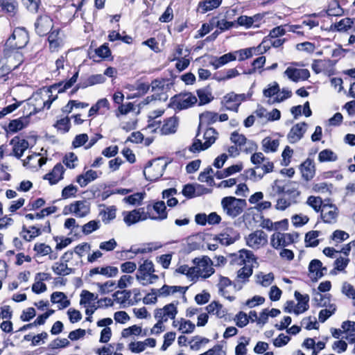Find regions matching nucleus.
Instances as JSON below:
<instances>
[{
  "mask_svg": "<svg viewBox=\"0 0 355 355\" xmlns=\"http://www.w3.org/2000/svg\"><path fill=\"white\" fill-rule=\"evenodd\" d=\"M155 270L152 261L145 259L139 266L136 279L143 286H148L155 283L159 279V276L155 274Z\"/></svg>",
  "mask_w": 355,
  "mask_h": 355,
  "instance_id": "f257e3e1",
  "label": "nucleus"
},
{
  "mask_svg": "<svg viewBox=\"0 0 355 355\" xmlns=\"http://www.w3.org/2000/svg\"><path fill=\"white\" fill-rule=\"evenodd\" d=\"M240 263H243L244 266L238 270L237 278L245 282L252 274V263L255 262V257L253 252L248 250H241L238 255Z\"/></svg>",
  "mask_w": 355,
  "mask_h": 355,
  "instance_id": "f03ea898",
  "label": "nucleus"
},
{
  "mask_svg": "<svg viewBox=\"0 0 355 355\" xmlns=\"http://www.w3.org/2000/svg\"><path fill=\"white\" fill-rule=\"evenodd\" d=\"M246 205L247 203L245 200L232 196L225 197L221 200V206L224 213L232 218L240 215Z\"/></svg>",
  "mask_w": 355,
  "mask_h": 355,
  "instance_id": "7ed1b4c3",
  "label": "nucleus"
},
{
  "mask_svg": "<svg viewBox=\"0 0 355 355\" xmlns=\"http://www.w3.org/2000/svg\"><path fill=\"white\" fill-rule=\"evenodd\" d=\"M28 42V34L24 28H16L6 43V47L11 49H22Z\"/></svg>",
  "mask_w": 355,
  "mask_h": 355,
  "instance_id": "20e7f679",
  "label": "nucleus"
},
{
  "mask_svg": "<svg viewBox=\"0 0 355 355\" xmlns=\"http://www.w3.org/2000/svg\"><path fill=\"white\" fill-rule=\"evenodd\" d=\"M218 132L213 128H207L203 135L205 142L202 143L200 139L196 138L193 144L189 147L191 152L203 150L209 148L216 140Z\"/></svg>",
  "mask_w": 355,
  "mask_h": 355,
  "instance_id": "39448f33",
  "label": "nucleus"
},
{
  "mask_svg": "<svg viewBox=\"0 0 355 355\" xmlns=\"http://www.w3.org/2000/svg\"><path fill=\"white\" fill-rule=\"evenodd\" d=\"M196 266L193 267V279L202 277L207 278L214 272L212 267V262L209 258L204 257L201 259H195Z\"/></svg>",
  "mask_w": 355,
  "mask_h": 355,
  "instance_id": "423d86ee",
  "label": "nucleus"
},
{
  "mask_svg": "<svg viewBox=\"0 0 355 355\" xmlns=\"http://www.w3.org/2000/svg\"><path fill=\"white\" fill-rule=\"evenodd\" d=\"M245 240L249 248L259 250L268 244V234L261 230H257L246 236Z\"/></svg>",
  "mask_w": 355,
  "mask_h": 355,
  "instance_id": "0eeeda50",
  "label": "nucleus"
},
{
  "mask_svg": "<svg viewBox=\"0 0 355 355\" xmlns=\"http://www.w3.org/2000/svg\"><path fill=\"white\" fill-rule=\"evenodd\" d=\"M197 103V98L191 93L180 94L171 99V106L175 110L187 109Z\"/></svg>",
  "mask_w": 355,
  "mask_h": 355,
  "instance_id": "6e6552de",
  "label": "nucleus"
},
{
  "mask_svg": "<svg viewBox=\"0 0 355 355\" xmlns=\"http://www.w3.org/2000/svg\"><path fill=\"white\" fill-rule=\"evenodd\" d=\"M245 100V94H237L234 92H230L223 97L221 103L223 105L225 110L237 112L239 107Z\"/></svg>",
  "mask_w": 355,
  "mask_h": 355,
  "instance_id": "1a4fd4ad",
  "label": "nucleus"
},
{
  "mask_svg": "<svg viewBox=\"0 0 355 355\" xmlns=\"http://www.w3.org/2000/svg\"><path fill=\"white\" fill-rule=\"evenodd\" d=\"M178 307L173 303L165 305L163 308L157 309L155 311V318L160 322H166L168 320H175L178 314Z\"/></svg>",
  "mask_w": 355,
  "mask_h": 355,
  "instance_id": "9d476101",
  "label": "nucleus"
},
{
  "mask_svg": "<svg viewBox=\"0 0 355 355\" xmlns=\"http://www.w3.org/2000/svg\"><path fill=\"white\" fill-rule=\"evenodd\" d=\"M151 92L158 101H166L168 98L166 92L168 85L164 79H155L150 84Z\"/></svg>",
  "mask_w": 355,
  "mask_h": 355,
  "instance_id": "9b49d317",
  "label": "nucleus"
},
{
  "mask_svg": "<svg viewBox=\"0 0 355 355\" xmlns=\"http://www.w3.org/2000/svg\"><path fill=\"white\" fill-rule=\"evenodd\" d=\"M68 210L77 217L83 218L90 212V203L86 200H77L69 205Z\"/></svg>",
  "mask_w": 355,
  "mask_h": 355,
  "instance_id": "f8f14e48",
  "label": "nucleus"
},
{
  "mask_svg": "<svg viewBox=\"0 0 355 355\" xmlns=\"http://www.w3.org/2000/svg\"><path fill=\"white\" fill-rule=\"evenodd\" d=\"M165 165L157 162L150 163L144 170L146 179L149 181H155L162 176Z\"/></svg>",
  "mask_w": 355,
  "mask_h": 355,
  "instance_id": "ddd939ff",
  "label": "nucleus"
},
{
  "mask_svg": "<svg viewBox=\"0 0 355 355\" xmlns=\"http://www.w3.org/2000/svg\"><path fill=\"white\" fill-rule=\"evenodd\" d=\"M284 74L288 79L295 83L305 80L310 76V72L308 69L292 67H288L284 71Z\"/></svg>",
  "mask_w": 355,
  "mask_h": 355,
  "instance_id": "4468645a",
  "label": "nucleus"
},
{
  "mask_svg": "<svg viewBox=\"0 0 355 355\" xmlns=\"http://www.w3.org/2000/svg\"><path fill=\"white\" fill-rule=\"evenodd\" d=\"M321 218L326 223H334L336 221L338 209L335 205L324 204L320 211Z\"/></svg>",
  "mask_w": 355,
  "mask_h": 355,
  "instance_id": "2eb2a0df",
  "label": "nucleus"
},
{
  "mask_svg": "<svg viewBox=\"0 0 355 355\" xmlns=\"http://www.w3.org/2000/svg\"><path fill=\"white\" fill-rule=\"evenodd\" d=\"M307 130V124L304 122L294 125L287 135L288 140L291 144L299 141Z\"/></svg>",
  "mask_w": 355,
  "mask_h": 355,
  "instance_id": "dca6fc26",
  "label": "nucleus"
},
{
  "mask_svg": "<svg viewBox=\"0 0 355 355\" xmlns=\"http://www.w3.org/2000/svg\"><path fill=\"white\" fill-rule=\"evenodd\" d=\"M10 144L12 146V154L17 159H20L29 147L28 141L19 137L12 138Z\"/></svg>",
  "mask_w": 355,
  "mask_h": 355,
  "instance_id": "f3484780",
  "label": "nucleus"
},
{
  "mask_svg": "<svg viewBox=\"0 0 355 355\" xmlns=\"http://www.w3.org/2000/svg\"><path fill=\"white\" fill-rule=\"evenodd\" d=\"M37 33L43 36L49 33L53 27L52 19L47 15L40 17L35 23Z\"/></svg>",
  "mask_w": 355,
  "mask_h": 355,
  "instance_id": "a211bd4d",
  "label": "nucleus"
},
{
  "mask_svg": "<svg viewBox=\"0 0 355 355\" xmlns=\"http://www.w3.org/2000/svg\"><path fill=\"white\" fill-rule=\"evenodd\" d=\"M240 238L239 233L232 228H226L218 234L217 239L223 245H230Z\"/></svg>",
  "mask_w": 355,
  "mask_h": 355,
  "instance_id": "6ab92c4d",
  "label": "nucleus"
},
{
  "mask_svg": "<svg viewBox=\"0 0 355 355\" xmlns=\"http://www.w3.org/2000/svg\"><path fill=\"white\" fill-rule=\"evenodd\" d=\"M29 123L28 116H22L11 120L8 125L4 127L6 132L8 134L17 132L25 128Z\"/></svg>",
  "mask_w": 355,
  "mask_h": 355,
  "instance_id": "aec40b11",
  "label": "nucleus"
},
{
  "mask_svg": "<svg viewBox=\"0 0 355 355\" xmlns=\"http://www.w3.org/2000/svg\"><path fill=\"white\" fill-rule=\"evenodd\" d=\"M28 101V105L33 107V111L31 112L30 114L32 113L39 112L45 107H46L47 109H49L52 103V101L45 100L41 95L39 94L33 96L29 98Z\"/></svg>",
  "mask_w": 355,
  "mask_h": 355,
  "instance_id": "412c9836",
  "label": "nucleus"
},
{
  "mask_svg": "<svg viewBox=\"0 0 355 355\" xmlns=\"http://www.w3.org/2000/svg\"><path fill=\"white\" fill-rule=\"evenodd\" d=\"M273 167L272 162H266L262 164L256 165L254 168L248 170V173L250 175V178L254 177V180H256L257 177L258 179H261L265 174L271 172Z\"/></svg>",
  "mask_w": 355,
  "mask_h": 355,
  "instance_id": "4be33fe9",
  "label": "nucleus"
},
{
  "mask_svg": "<svg viewBox=\"0 0 355 355\" xmlns=\"http://www.w3.org/2000/svg\"><path fill=\"white\" fill-rule=\"evenodd\" d=\"M309 271L311 278L318 280L324 275L327 268L322 267V263L320 260L313 259L309 263Z\"/></svg>",
  "mask_w": 355,
  "mask_h": 355,
  "instance_id": "5701e85b",
  "label": "nucleus"
},
{
  "mask_svg": "<svg viewBox=\"0 0 355 355\" xmlns=\"http://www.w3.org/2000/svg\"><path fill=\"white\" fill-rule=\"evenodd\" d=\"M188 287L184 286L164 285L162 288L156 290V292L158 293L159 297H167L176 293L184 295Z\"/></svg>",
  "mask_w": 355,
  "mask_h": 355,
  "instance_id": "b1692460",
  "label": "nucleus"
},
{
  "mask_svg": "<svg viewBox=\"0 0 355 355\" xmlns=\"http://www.w3.org/2000/svg\"><path fill=\"white\" fill-rule=\"evenodd\" d=\"M64 172V166L60 163L57 164L51 172L44 176V179L49 180L51 184H55L63 178Z\"/></svg>",
  "mask_w": 355,
  "mask_h": 355,
  "instance_id": "393cba45",
  "label": "nucleus"
},
{
  "mask_svg": "<svg viewBox=\"0 0 355 355\" xmlns=\"http://www.w3.org/2000/svg\"><path fill=\"white\" fill-rule=\"evenodd\" d=\"M295 297L297 300L295 304V314L299 315L307 311L309 308V296L308 295H302L300 292H295Z\"/></svg>",
  "mask_w": 355,
  "mask_h": 355,
  "instance_id": "a878e982",
  "label": "nucleus"
},
{
  "mask_svg": "<svg viewBox=\"0 0 355 355\" xmlns=\"http://www.w3.org/2000/svg\"><path fill=\"white\" fill-rule=\"evenodd\" d=\"M300 171L302 178L306 181L311 180L314 177L315 171L313 162L310 159H306L300 165Z\"/></svg>",
  "mask_w": 355,
  "mask_h": 355,
  "instance_id": "bb28decb",
  "label": "nucleus"
},
{
  "mask_svg": "<svg viewBox=\"0 0 355 355\" xmlns=\"http://www.w3.org/2000/svg\"><path fill=\"white\" fill-rule=\"evenodd\" d=\"M119 270L114 266L96 267L89 270V275H102L106 277H114L117 275Z\"/></svg>",
  "mask_w": 355,
  "mask_h": 355,
  "instance_id": "cd10ccee",
  "label": "nucleus"
},
{
  "mask_svg": "<svg viewBox=\"0 0 355 355\" xmlns=\"http://www.w3.org/2000/svg\"><path fill=\"white\" fill-rule=\"evenodd\" d=\"M288 238L286 233L275 232L270 237V245L275 249L288 246L290 245Z\"/></svg>",
  "mask_w": 355,
  "mask_h": 355,
  "instance_id": "c85d7f7f",
  "label": "nucleus"
},
{
  "mask_svg": "<svg viewBox=\"0 0 355 355\" xmlns=\"http://www.w3.org/2000/svg\"><path fill=\"white\" fill-rule=\"evenodd\" d=\"M98 177V173L90 169L86 171L85 173L78 175L76 178V181L80 187H85L89 183L97 179Z\"/></svg>",
  "mask_w": 355,
  "mask_h": 355,
  "instance_id": "c756f323",
  "label": "nucleus"
},
{
  "mask_svg": "<svg viewBox=\"0 0 355 355\" xmlns=\"http://www.w3.org/2000/svg\"><path fill=\"white\" fill-rule=\"evenodd\" d=\"M4 55L7 58V62L11 59L12 65H17V68L23 62V55L17 49H11L6 47Z\"/></svg>",
  "mask_w": 355,
  "mask_h": 355,
  "instance_id": "7c9ffc66",
  "label": "nucleus"
},
{
  "mask_svg": "<svg viewBox=\"0 0 355 355\" xmlns=\"http://www.w3.org/2000/svg\"><path fill=\"white\" fill-rule=\"evenodd\" d=\"M51 301L53 304H58V309H63L70 305V301L62 292H54L51 295Z\"/></svg>",
  "mask_w": 355,
  "mask_h": 355,
  "instance_id": "2f4dec72",
  "label": "nucleus"
},
{
  "mask_svg": "<svg viewBox=\"0 0 355 355\" xmlns=\"http://www.w3.org/2000/svg\"><path fill=\"white\" fill-rule=\"evenodd\" d=\"M222 0H204L200 1L198 6V11L205 14L220 6Z\"/></svg>",
  "mask_w": 355,
  "mask_h": 355,
  "instance_id": "473e14b6",
  "label": "nucleus"
},
{
  "mask_svg": "<svg viewBox=\"0 0 355 355\" xmlns=\"http://www.w3.org/2000/svg\"><path fill=\"white\" fill-rule=\"evenodd\" d=\"M153 209L156 212L157 216L153 215L151 217L152 220H162L167 218L166 207L164 202L158 201L154 203L153 205H151V211Z\"/></svg>",
  "mask_w": 355,
  "mask_h": 355,
  "instance_id": "72a5a7b5",
  "label": "nucleus"
},
{
  "mask_svg": "<svg viewBox=\"0 0 355 355\" xmlns=\"http://www.w3.org/2000/svg\"><path fill=\"white\" fill-rule=\"evenodd\" d=\"M261 145L262 149L265 153H275L277 150L279 146V140L267 137L262 140Z\"/></svg>",
  "mask_w": 355,
  "mask_h": 355,
  "instance_id": "f704fd0d",
  "label": "nucleus"
},
{
  "mask_svg": "<svg viewBox=\"0 0 355 355\" xmlns=\"http://www.w3.org/2000/svg\"><path fill=\"white\" fill-rule=\"evenodd\" d=\"M218 121V114L214 112L207 111L200 114V124L198 130L202 128L203 125H210Z\"/></svg>",
  "mask_w": 355,
  "mask_h": 355,
  "instance_id": "c9c22d12",
  "label": "nucleus"
},
{
  "mask_svg": "<svg viewBox=\"0 0 355 355\" xmlns=\"http://www.w3.org/2000/svg\"><path fill=\"white\" fill-rule=\"evenodd\" d=\"M234 60H235V55L233 52H230L219 58L215 57L211 64L216 69Z\"/></svg>",
  "mask_w": 355,
  "mask_h": 355,
  "instance_id": "e433bc0d",
  "label": "nucleus"
},
{
  "mask_svg": "<svg viewBox=\"0 0 355 355\" xmlns=\"http://www.w3.org/2000/svg\"><path fill=\"white\" fill-rule=\"evenodd\" d=\"M178 127V120L176 117L168 118L162 125L160 129V132L162 135H169L174 133Z\"/></svg>",
  "mask_w": 355,
  "mask_h": 355,
  "instance_id": "4c0bfd02",
  "label": "nucleus"
},
{
  "mask_svg": "<svg viewBox=\"0 0 355 355\" xmlns=\"http://www.w3.org/2000/svg\"><path fill=\"white\" fill-rule=\"evenodd\" d=\"M0 6L2 10L13 16L17 11L18 3L17 0H1Z\"/></svg>",
  "mask_w": 355,
  "mask_h": 355,
  "instance_id": "58836bf2",
  "label": "nucleus"
},
{
  "mask_svg": "<svg viewBox=\"0 0 355 355\" xmlns=\"http://www.w3.org/2000/svg\"><path fill=\"white\" fill-rule=\"evenodd\" d=\"M116 209L114 206L107 207L99 213L102 221L105 224H108L111 220L116 218Z\"/></svg>",
  "mask_w": 355,
  "mask_h": 355,
  "instance_id": "ea45409f",
  "label": "nucleus"
},
{
  "mask_svg": "<svg viewBox=\"0 0 355 355\" xmlns=\"http://www.w3.org/2000/svg\"><path fill=\"white\" fill-rule=\"evenodd\" d=\"M352 24L353 21L350 18H345L337 23L331 24L330 31H337L339 32L347 31L348 29L351 28Z\"/></svg>",
  "mask_w": 355,
  "mask_h": 355,
  "instance_id": "a19ab883",
  "label": "nucleus"
},
{
  "mask_svg": "<svg viewBox=\"0 0 355 355\" xmlns=\"http://www.w3.org/2000/svg\"><path fill=\"white\" fill-rule=\"evenodd\" d=\"M52 270L58 275H68L72 272L73 269L69 268L64 262H56L52 266Z\"/></svg>",
  "mask_w": 355,
  "mask_h": 355,
  "instance_id": "79ce46f5",
  "label": "nucleus"
},
{
  "mask_svg": "<svg viewBox=\"0 0 355 355\" xmlns=\"http://www.w3.org/2000/svg\"><path fill=\"white\" fill-rule=\"evenodd\" d=\"M206 309L209 314L215 315L220 318L224 317L225 315L222 305L216 302H213L209 304L206 307Z\"/></svg>",
  "mask_w": 355,
  "mask_h": 355,
  "instance_id": "37998d69",
  "label": "nucleus"
},
{
  "mask_svg": "<svg viewBox=\"0 0 355 355\" xmlns=\"http://www.w3.org/2000/svg\"><path fill=\"white\" fill-rule=\"evenodd\" d=\"M98 299V295H95L94 293L83 290L80 293V303L84 306H89L92 304L95 300Z\"/></svg>",
  "mask_w": 355,
  "mask_h": 355,
  "instance_id": "c03bdc74",
  "label": "nucleus"
},
{
  "mask_svg": "<svg viewBox=\"0 0 355 355\" xmlns=\"http://www.w3.org/2000/svg\"><path fill=\"white\" fill-rule=\"evenodd\" d=\"M22 233L24 234L23 235V238L27 241H31L35 237L40 235L42 234V231H41L40 228L37 227L35 226H31L28 230H26L24 227Z\"/></svg>",
  "mask_w": 355,
  "mask_h": 355,
  "instance_id": "a18cd8bd",
  "label": "nucleus"
},
{
  "mask_svg": "<svg viewBox=\"0 0 355 355\" xmlns=\"http://www.w3.org/2000/svg\"><path fill=\"white\" fill-rule=\"evenodd\" d=\"M78 78V71H76L73 76L66 82H61L58 85H55L54 87L58 89V92L59 93L64 92L67 89L71 88L73 84L77 81Z\"/></svg>",
  "mask_w": 355,
  "mask_h": 355,
  "instance_id": "49530a36",
  "label": "nucleus"
},
{
  "mask_svg": "<svg viewBox=\"0 0 355 355\" xmlns=\"http://www.w3.org/2000/svg\"><path fill=\"white\" fill-rule=\"evenodd\" d=\"M320 232L319 231H310L307 232L305 235V243H306V246L309 247H315L319 244V240L318 237L319 236Z\"/></svg>",
  "mask_w": 355,
  "mask_h": 355,
  "instance_id": "de8ad7c7",
  "label": "nucleus"
},
{
  "mask_svg": "<svg viewBox=\"0 0 355 355\" xmlns=\"http://www.w3.org/2000/svg\"><path fill=\"white\" fill-rule=\"evenodd\" d=\"M337 159V155L331 150L325 149L320 152L318 160L320 162H334Z\"/></svg>",
  "mask_w": 355,
  "mask_h": 355,
  "instance_id": "09e8293b",
  "label": "nucleus"
},
{
  "mask_svg": "<svg viewBox=\"0 0 355 355\" xmlns=\"http://www.w3.org/2000/svg\"><path fill=\"white\" fill-rule=\"evenodd\" d=\"M138 213H137L136 210L134 209L131 211H125L123 213V220L125 223L130 226L131 225H133L139 221H140V219L138 216Z\"/></svg>",
  "mask_w": 355,
  "mask_h": 355,
  "instance_id": "8fccbe9b",
  "label": "nucleus"
},
{
  "mask_svg": "<svg viewBox=\"0 0 355 355\" xmlns=\"http://www.w3.org/2000/svg\"><path fill=\"white\" fill-rule=\"evenodd\" d=\"M197 94L199 98V105L209 103L213 99L211 93L206 89H200L197 90Z\"/></svg>",
  "mask_w": 355,
  "mask_h": 355,
  "instance_id": "3c124183",
  "label": "nucleus"
},
{
  "mask_svg": "<svg viewBox=\"0 0 355 355\" xmlns=\"http://www.w3.org/2000/svg\"><path fill=\"white\" fill-rule=\"evenodd\" d=\"M257 283L264 287H268L274 281V275L272 272H269L268 274L260 273L257 275Z\"/></svg>",
  "mask_w": 355,
  "mask_h": 355,
  "instance_id": "603ef678",
  "label": "nucleus"
},
{
  "mask_svg": "<svg viewBox=\"0 0 355 355\" xmlns=\"http://www.w3.org/2000/svg\"><path fill=\"white\" fill-rule=\"evenodd\" d=\"M255 51V48H248L234 51L233 53L235 55V60H236V58H238L239 61H242L247 58H249L252 56L253 51Z\"/></svg>",
  "mask_w": 355,
  "mask_h": 355,
  "instance_id": "864d4df0",
  "label": "nucleus"
},
{
  "mask_svg": "<svg viewBox=\"0 0 355 355\" xmlns=\"http://www.w3.org/2000/svg\"><path fill=\"white\" fill-rule=\"evenodd\" d=\"M195 324L190 320H187L184 318L180 319V324L178 327V330L182 334H191L195 329Z\"/></svg>",
  "mask_w": 355,
  "mask_h": 355,
  "instance_id": "5fc2aeb1",
  "label": "nucleus"
},
{
  "mask_svg": "<svg viewBox=\"0 0 355 355\" xmlns=\"http://www.w3.org/2000/svg\"><path fill=\"white\" fill-rule=\"evenodd\" d=\"M40 154L38 153H34L31 155H28L24 161H23V165L24 166H33L31 165V161L35 159L39 166H42V165L45 164L46 162V159L44 157H39Z\"/></svg>",
  "mask_w": 355,
  "mask_h": 355,
  "instance_id": "6e6d98bb",
  "label": "nucleus"
},
{
  "mask_svg": "<svg viewBox=\"0 0 355 355\" xmlns=\"http://www.w3.org/2000/svg\"><path fill=\"white\" fill-rule=\"evenodd\" d=\"M100 221L98 220H90L87 223L82 226V232L84 234L88 235L92 233L94 231L99 229Z\"/></svg>",
  "mask_w": 355,
  "mask_h": 355,
  "instance_id": "4d7b16f0",
  "label": "nucleus"
},
{
  "mask_svg": "<svg viewBox=\"0 0 355 355\" xmlns=\"http://www.w3.org/2000/svg\"><path fill=\"white\" fill-rule=\"evenodd\" d=\"M306 202L317 212L322 210L324 205L321 198L313 196L309 197Z\"/></svg>",
  "mask_w": 355,
  "mask_h": 355,
  "instance_id": "13d9d810",
  "label": "nucleus"
},
{
  "mask_svg": "<svg viewBox=\"0 0 355 355\" xmlns=\"http://www.w3.org/2000/svg\"><path fill=\"white\" fill-rule=\"evenodd\" d=\"M214 173V170L209 167L206 168L203 172L200 173L198 177V180L202 182H207L210 185H212L214 183V178L212 177V174Z\"/></svg>",
  "mask_w": 355,
  "mask_h": 355,
  "instance_id": "bf43d9fd",
  "label": "nucleus"
},
{
  "mask_svg": "<svg viewBox=\"0 0 355 355\" xmlns=\"http://www.w3.org/2000/svg\"><path fill=\"white\" fill-rule=\"evenodd\" d=\"M185 52L186 53L184 54V58H182L180 59L176 57L174 58V60H176L178 61L175 64V67L177 69L180 71H182L184 70L186 68H187L190 63V60L186 58V57L189 55L190 51L189 49H186Z\"/></svg>",
  "mask_w": 355,
  "mask_h": 355,
  "instance_id": "052dcab7",
  "label": "nucleus"
},
{
  "mask_svg": "<svg viewBox=\"0 0 355 355\" xmlns=\"http://www.w3.org/2000/svg\"><path fill=\"white\" fill-rule=\"evenodd\" d=\"M131 296L130 291H116L113 294V297H114V300L120 304L125 303L127 300L130 299Z\"/></svg>",
  "mask_w": 355,
  "mask_h": 355,
  "instance_id": "680f3d73",
  "label": "nucleus"
},
{
  "mask_svg": "<svg viewBox=\"0 0 355 355\" xmlns=\"http://www.w3.org/2000/svg\"><path fill=\"white\" fill-rule=\"evenodd\" d=\"M105 80V78L103 75L101 74H96L92 75L90 77H89L87 80V83L83 84L82 85L79 86V87L85 88L88 86H92L96 84L102 83Z\"/></svg>",
  "mask_w": 355,
  "mask_h": 355,
  "instance_id": "e2e57ef3",
  "label": "nucleus"
},
{
  "mask_svg": "<svg viewBox=\"0 0 355 355\" xmlns=\"http://www.w3.org/2000/svg\"><path fill=\"white\" fill-rule=\"evenodd\" d=\"M246 139L247 138L243 135L239 134L236 131L233 132L230 136L231 141L237 146L239 149L242 146H243V144Z\"/></svg>",
  "mask_w": 355,
  "mask_h": 355,
  "instance_id": "0e129e2a",
  "label": "nucleus"
},
{
  "mask_svg": "<svg viewBox=\"0 0 355 355\" xmlns=\"http://www.w3.org/2000/svg\"><path fill=\"white\" fill-rule=\"evenodd\" d=\"M55 126L58 130H62L63 132H67L70 129V119L68 116L58 120Z\"/></svg>",
  "mask_w": 355,
  "mask_h": 355,
  "instance_id": "69168bd1",
  "label": "nucleus"
},
{
  "mask_svg": "<svg viewBox=\"0 0 355 355\" xmlns=\"http://www.w3.org/2000/svg\"><path fill=\"white\" fill-rule=\"evenodd\" d=\"M144 199V194L142 193H135L131 196L123 198V201L130 205H139Z\"/></svg>",
  "mask_w": 355,
  "mask_h": 355,
  "instance_id": "338daca9",
  "label": "nucleus"
},
{
  "mask_svg": "<svg viewBox=\"0 0 355 355\" xmlns=\"http://www.w3.org/2000/svg\"><path fill=\"white\" fill-rule=\"evenodd\" d=\"M77 161L78 157L73 153H67L63 159V163L69 168H74Z\"/></svg>",
  "mask_w": 355,
  "mask_h": 355,
  "instance_id": "774afa93",
  "label": "nucleus"
}]
</instances>
